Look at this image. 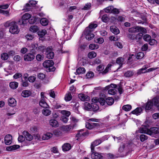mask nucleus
Instances as JSON below:
<instances>
[{
    "instance_id": "49",
    "label": "nucleus",
    "mask_w": 159,
    "mask_h": 159,
    "mask_svg": "<svg viewBox=\"0 0 159 159\" xmlns=\"http://www.w3.org/2000/svg\"><path fill=\"white\" fill-rule=\"evenodd\" d=\"M151 39V36L148 34H145L143 36V39L146 41H149Z\"/></svg>"
},
{
    "instance_id": "37",
    "label": "nucleus",
    "mask_w": 159,
    "mask_h": 159,
    "mask_svg": "<svg viewBox=\"0 0 159 159\" xmlns=\"http://www.w3.org/2000/svg\"><path fill=\"white\" fill-rule=\"evenodd\" d=\"M97 54L94 52H91L88 53V56L89 58L92 59L95 57L96 56Z\"/></svg>"
},
{
    "instance_id": "21",
    "label": "nucleus",
    "mask_w": 159,
    "mask_h": 159,
    "mask_svg": "<svg viewBox=\"0 0 159 159\" xmlns=\"http://www.w3.org/2000/svg\"><path fill=\"white\" fill-rule=\"evenodd\" d=\"M16 101L13 98H10L8 99V103L9 105L11 106L14 107L16 105Z\"/></svg>"
},
{
    "instance_id": "3",
    "label": "nucleus",
    "mask_w": 159,
    "mask_h": 159,
    "mask_svg": "<svg viewBox=\"0 0 159 159\" xmlns=\"http://www.w3.org/2000/svg\"><path fill=\"white\" fill-rule=\"evenodd\" d=\"M128 31L130 33H137L141 32L144 34L147 33L146 30L142 27L135 26L129 28Z\"/></svg>"
},
{
    "instance_id": "29",
    "label": "nucleus",
    "mask_w": 159,
    "mask_h": 159,
    "mask_svg": "<svg viewBox=\"0 0 159 159\" xmlns=\"http://www.w3.org/2000/svg\"><path fill=\"white\" fill-rule=\"evenodd\" d=\"M92 106L89 103L85 102L84 103V109L87 111L90 110L92 109Z\"/></svg>"
},
{
    "instance_id": "1",
    "label": "nucleus",
    "mask_w": 159,
    "mask_h": 159,
    "mask_svg": "<svg viewBox=\"0 0 159 159\" xmlns=\"http://www.w3.org/2000/svg\"><path fill=\"white\" fill-rule=\"evenodd\" d=\"M97 26L98 25L97 24L91 23L89 26L85 29L84 31V34L86 39L89 40H90L94 37V35L92 32Z\"/></svg>"
},
{
    "instance_id": "9",
    "label": "nucleus",
    "mask_w": 159,
    "mask_h": 159,
    "mask_svg": "<svg viewBox=\"0 0 159 159\" xmlns=\"http://www.w3.org/2000/svg\"><path fill=\"white\" fill-rule=\"evenodd\" d=\"M31 18V15L29 13H25L22 16L21 20V23H20V21H19V23L20 25H24L26 24V20H28Z\"/></svg>"
},
{
    "instance_id": "23",
    "label": "nucleus",
    "mask_w": 159,
    "mask_h": 159,
    "mask_svg": "<svg viewBox=\"0 0 159 159\" xmlns=\"http://www.w3.org/2000/svg\"><path fill=\"white\" fill-rule=\"evenodd\" d=\"M62 148L64 151H67L71 149V146L70 144L66 143L62 146Z\"/></svg>"
},
{
    "instance_id": "61",
    "label": "nucleus",
    "mask_w": 159,
    "mask_h": 159,
    "mask_svg": "<svg viewBox=\"0 0 159 159\" xmlns=\"http://www.w3.org/2000/svg\"><path fill=\"white\" fill-rule=\"evenodd\" d=\"M94 75L93 73L92 72H88L86 75V77L87 78H90Z\"/></svg>"
},
{
    "instance_id": "56",
    "label": "nucleus",
    "mask_w": 159,
    "mask_h": 159,
    "mask_svg": "<svg viewBox=\"0 0 159 159\" xmlns=\"http://www.w3.org/2000/svg\"><path fill=\"white\" fill-rule=\"evenodd\" d=\"M14 21H8L4 24V25L5 27H8L9 26L10 27Z\"/></svg>"
},
{
    "instance_id": "30",
    "label": "nucleus",
    "mask_w": 159,
    "mask_h": 159,
    "mask_svg": "<svg viewBox=\"0 0 159 159\" xmlns=\"http://www.w3.org/2000/svg\"><path fill=\"white\" fill-rule=\"evenodd\" d=\"M18 83L16 82H12L10 83L9 86L12 89H16L18 87Z\"/></svg>"
},
{
    "instance_id": "47",
    "label": "nucleus",
    "mask_w": 159,
    "mask_h": 159,
    "mask_svg": "<svg viewBox=\"0 0 159 159\" xmlns=\"http://www.w3.org/2000/svg\"><path fill=\"white\" fill-rule=\"evenodd\" d=\"M53 106L54 108L56 109L63 108L64 107V106L63 104H60L58 103H56Z\"/></svg>"
},
{
    "instance_id": "58",
    "label": "nucleus",
    "mask_w": 159,
    "mask_h": 159,
    "mask_svg": "<svg viewBox=\"0 0 159 159\" xmlns=\"http://www.w3.org/2000/svg\"><path fill=\"white\" fill-rule=\"evenodd\" d=\"M70 118L72 121L75 123L78 122L79 120L75 117L72 116H71Z\"/></svg>"
},
{
    "instance_id": "20",
    "label": "nucleus",
    "mask_w": 159,
    "mask_h": 159,
    "mask_svg": "<svg viewBox=\"0 0 159 159\" xmlns=\"http://www.w3.org/2000/svg\"><path fill=\"white\" fill-rule=\"evenodd\" d=\"M153 105H155V104L153 102L152 99V101H149L147 103L145 107V109L148 110L151 109L152 108Z\"/></svg>"
},
{
    "instance_id": "41",
    "label": "nucleus",
    "mask_w": 159,
    "mask_h": 159,
    "mask_svg": "<svg viewBox=\"0 0 159 159\" xmlns=\"http://www.w3.org/2000/svg\"><path fill=\"white\" fill-rule=\"evenodd\" d=\"M132 108V107L131 105H124L122 107V109L123 110L125 111H130Z\"/></svg>"
},
{
    "instance_id": "36",
    "label": "nucleus",
    "mask_w": 159,
    "mask_h": 159,
    "mask_svg": "<svg viewBox=\"0 0 159 159\" xmlns=\"http://www.w3.org/2000/svg\"><path fill=\"white\" fill-rule=\"evenodd\" d=\"M72 98V97L70 93H67L65 96V99L66 101H70Z\"/></svg>"
},
{
    "instance_id": "8",
    "label": "nucleus",
    "mask_w": 159,
    "mask_h": 159,
    "mask_svg": "<svg viewBox=\"0 0 159 159\" xmlns=\"http://www.w3.org/2000/svg\"><path fill=\"white\" fill-rule=\"evenodd\" d=\"M24 60L25 61H33L35 58L34 55L33 53H27L24 56Z\"/></svg>"
},
{
    "instance_id": "14",
    "label": "nucleus",
    "mask_w": 159,
    "mask_h": 159,
    "mask_svg": "<svg viewBox=\"0 0 159 159\" xmlns=\"http://www.w3.org/2000/svg\"><path fill=\"white\" fill-rule=\"evenodd\" d=\"M12 136L10 134H7L5 137V143L6 145H9L11 143Z\"/></svg>"
},
{
    "instance_id": "55",
    "label": "nucleus",
    "mask_w": 159,
    "mask_h": 159,
    "mask_svg": "<svg viewBox=\"0 0 159 159\" xmlns=\"http://www.w3.org/2000/svg\"><path fill=\"white\" fill-rule=\"evenodd\" d=\"M133 75V72L131 71H128L125 74V75L126 77H130Z\"/></svg>"
},
{
    "instance_id": "34",
    "label": "nucleus",
    "mask_w": 159,
    "mask_h": 159,
    "mask_svg": "<svg viewBox=\"0 0 159 159\" xmlns=\"http://www.w3.org/2000/svg\"><path fill=\"white\" fill-rule=\"evenodd\" d=\"M39 30L38 27L35 25H33L31 26L30 28V30L33 33L37 32Z\"/></svg>"
},
{
    "instance_id": "26",
    "label": "nucleus",
    "mask_w": 159,
    "mask_h": 159,
    "mask_svg": "<svg viewBox=\"0 0 159 159\" xmlns=\"http://www.w3.org/2000/svg\"><path fill=\"white\" fill-rule=\"evenodd\" d=\"M42 114L45 116H48L51 114V111L48 109H44L42 111Z\"/></svg>"
},
{
    "instance_id": "51",
    "label": "nucleus",
    "mask_w": 159,
    "mask_h": 159,
    "mask_svg": "<svg viewBox=\"0 0 159 159\" xmlns=\"http://www.w3.org/2000/svg\"><path fill=\"white\" fill-rule=\"evenodd\" d=\"M1 57L2 60H7L8 58V56L7 53H3L1 54Z\"/></svg>"
},
{
    "instance_id": "11",
    "label": "nucleus",
    "mask_w": 159,
    "mask_h": 159,
    "mask_svg": "<svg viewBox=\"0 0 159 159\" xmlns=\"http://www.w3.org/2000/svg\"><path fill=\"white\" fill-rule=\"evenodd\" d=\"M46 54L47 57L48 59H52L54 55V53L52 51V49L50 47L47 48Z\"/></svg>"
},
{
    "instance_id": "6",
    "label": "nucleus",
    "mask_w": 159,
    "mask_h": 159,
    "mask_svg": "<svg viewBox=\"0 0 159 159\" xmlns=\"http://www.w3.org/2000/svg\"><path fill=\"white\" fill-rule=\"evenodd\" d=\"M117 85L116 84H111V85H108L106 87V89L108 90V94L114 95L116 93V90L115 88H116Z\"/></svg>"
},
{
    "instance_id": "10",
    "label": "nucleus",
    "mask_w": 159,
    "mask_h": 159,
    "mask_svg": "<svg viewBox=\"0 0 159 159\" xmlns=\"http://www.w3.org/2000/svg\"><path fill=\"white\" fill-rule=\"evenodd\" d=\"M91 152L92 153L91 156L92 159H102L103 158L102 153L94 152V151Z\"/></svg>"
},
{
    "instance_id": "31",
    "label": "nucleus",
    "mask_w": 159,
    "mask_h": 159,
    "mask_svg": "<svg viewBox=\"0 0 159 159\" xmlns=\"http://www.w3.org/2000/svg\"><path fill=\"white\" fill-rule=\"evenodd\" d=\"M148 68V66L146 65L144 66L143 67L139 70L137 71V74L138 75H140L142 73L146 72L145 70Z\"/></svg>"
},
{
    "instance_id": "7",
    "label": "nucleus",
    "mask_w": 159,
    "mask_h": 159,
    "mask_svg": "<svg viewBox=\"0 0 159 159\" xmlns=\"http://www.w3.org/2000/svg\"><path fill=\"white\" fill-rule=\"evenodd\" d=\"M147 133V134L152 137H154L155 135L159 133V128L157 127H153L149 129Z\"/></svg>"
},
{
    "instance_id": "62",
    "label": "nucleus",
    "mask_w": 159,
    "mask_h": 159,
    "mask_svg": "<svg viewBox=\"0 0 159 159\" xmlns=\"http://www.w3.org/2000/svg\"><path fill=\"white\" fill-rule=\"evenodd\" d=\"M99 108L98 106L95 103L93 104L92 105V109L94 111H95L97 110Z\"/></svg>"
},
{
    "instance_id": "63",
    "label": "nucleus",
    "mask_w": 159,
    "mask_h": 159,
    "mask_svg": "<svg viewBox=\"0 0 159 159\" xmlns=\"http://www.w3.org/2000/svg\"><path fill=\"white\" fill-rule=\"evenodd\" d=\"M97 70L99 71H101L104 69V66L103 65H100L98 66L96 68Z\"/></svg>"
},
{
    "instance_id": "27",
    "label": "nucleus",
    "mask_w": 159,
    "mask_h": 159,
    "mask_svg": "<svg viewBox=\"0 0 159 159\" xmlns=\"http://www.w3.org/2000/svg\"><path fill=\"white\" fill-rule=\"evenodd\" d=\"M124 59L122 57H118L116 61L117 64H119L120 67H121L123 64L124 63Z\"/></svg>"
},
{
    "instance_id": "17",
    "label": "nucleus",
    "mask_w": 159,
    "mask_h": 159,
    "mask_svg": "<svg viewBox=\"0 0 159 159\" xmlns=\"http://www.w3.org/2000/svg\"><path fill=\"white\" fill-rule=\"evenodd\" d=\"M111 31L115 34H117L120 33L119 29L115 26H111L110 27Z\"/></svg>"
},
{
    "instance_id": "38",
    "label": "nucleus",
    "mask_w": 159,
    "mask_h": 159,
    "mask_svg": "<svg viewBox=\"0 0 159 159\" xmlns=\"http://www.w3.org/2000/svg\"><path fill=\"white\" fill-rule=\"evenodd\" d=\"M125 145L124 143H121L118 150V152L121 153L124 152L125 151Z\"/></svg>"
},
{
    "instance_id": "33",
    "label": "nucleus",
    "mask_w": 159,
    "mask_h": 159,
    "mask_svg": "<svg viewBox=\"0 0 159 159\" xmlns=\"http://www.w3.org/2000/svg\"><path fill=\"white\" fill-rule=\"evenodd\" d=\"M85 72V70L84 68L80 67L76 70V72L78 74H84Z\"/></svg>"
},
{
    "instance_id": "16",
    "label": "nucleus",
    "mask_w": 159,
    "mask_h": 159,
    "mask_svg": "<svg viewBox=\"0 0 159 159\" xmlns=\"http://www.w3.org/2000/svg\"><path fill=\"white\" fill-rule=\"evenodd\" d=\"M39 104L41 107L44 108L49 107V106L46 102V100L40 99L39 102Z\"/></svg>"
},
{
    "instance_id": "24",
    "label": "nucleus",
    "mask_w": 159,
    "mask_h": 159,
    "mask_svg": "<svg viewBox=\"0 0 159 159\" xmlns=\"http://www.w3.org/2000/svg\"><path fill=\"white\" fill-rule=\"evenodd\" d=\"M49 122L50 125L53 127H57L58 125V122L55 119L50 120Z\"/></svg>"
},
{
    "instance_id": "43",
    "label": "nucleus",
    "mask_w": 159,
    "mask_h": 159,
    "mask_svg": "<svg viewBox=\"0 0 159 159\" xmlns=\"http://www.w3.org/2000/svg\"><path fill=\"white\" fill-rule=\"evenodd\" d=\"M144 55L143 52H140L138 53L136 57H135L134 59H140L142 58L144 56Z\"/></svg>"
},
{
    "instance_id": "13",
    "label": "nucleus",
    "mask_w": 159,
    "mask_h": 159,
    "mask_svg": "<svg viewBox=\"0 0 159 159\" xmlns=\"http://www.w3.org/2000/svg\"><path fill=\"white\" fill-rule=\"evenodd\" d=\"M78 97L82 101H88L89 100V98L87 95L83 93H80L78 94Z\"/></svg>"
},
{
    "instance_id": "57",
    "label": "nucleus",
    "mask_w": 159,
    "mask_h": 159,
    "mask_svg": "<svg viewBox=\"0 0 159 159\" xmlns=\"http://www.w3.org/2000/svg\"><path fill=\"white\" fill-rule=\"evenodd\" d=\"M128 37L130 40H134L135 39L136 34H128Z\"/></svg>"
},
{
    "instance_id": "48",
    "label": "nucleus",
    "mask_w": 159,
    "mask_h": 159,
    "mask_svg": "<svg viewBox=\"0 0 159 159\" xmlns=\"http://www.w3.org/2000/svg\"><path fill=\"white\" fill-rule=\"evenodd\" d=\"M73 129V127L70 125H66L64 128L65 131L68 132Z\"/></svg>"
},
{
    "instance_id": "59",
    "label": "nucleus",
    "mask_w": 159,
    "mask_h": 159,
    "mask_svg": "<svg viewBox=\"0 0 159 159\" xmlns=\"http://www.w3.org/2000/svg\"><path fill=\"white\" fill-rule=\"evenodd\" d=\"M91 7V4L90 3H88L85 4L84 7L82 8L83 10H88Z\"/></svg>"
},
{
    "instance_id": "50",
    "label": "nucleus",
    "mask_w": 159,
    "mask_h": 159,
    "mask_svg": "<svg viewBox=\"0 0 159 159\" xmlns=\"http://www.w3.org/2000/svg\"><path fill=\"white\" fill-rule=\"evenodd\" d=\"M47 31L45 30H41L40 31L38 32V34L39 35L40 37H42L45 35L47 34Z\"/></svg>"
},
{
    "instance_id": "64",
    "label": "nucleus",
    "mask_w": 159,
    "mask_h": 159,
    "mask_svg": "<svg viewBox=\"0 0 159 159\" xmlns=\"http://www.w3.org/2000/svg\"><path fill=\"white\" fill-rule=\"evenodd\" d=\"M153 102L155 105L158 104L159 103V98L155 97L153 98Z\"/></svg>"
},
{
    "instance_id": "12",
    "label": "nucleus",
    "mask_w": 159,
    "mask_h": 159,
    "mask_svg": "<svg viewBox=\"0 0 159 159\" xmlns=\"http://www.w3.org/2000/svg\"><path fill=\"white\" fill-rule=\"evenodd\" d=\"M92 101L93 102H94L95 103H97L98 102L102 105H104L106 102L104 99L102 98H100L98 99L93 98L92 99Z\"/></svg>"
},
{
    "instance_id": "5",
    "label": "nucleus",
    "mask_w": 159,
    "mask_h": 159,
    "mask_svg": "<svg viewBox=\"0 0 159 159\" xmlns=\"http://www.w3.org/2000/svg\"><path fill=\"white\" fill-rule=\"evenodd\" d=\"M9 31L10 33L13 34H16L19 33L20 30L16 22L14 21L12 23L10 27Z\"/></svg>"
},
{
    "instance_id": "46",
    "label": "nucleus",
    "mask_w": 159,
    "mask_h": 159,
    "mask_svg": "<svg viewBox=\"0 0 159 159\" xmlns=\"http://www.w3.org/2000/svg\"><path fill=\"white\" fill-rule=\"evenodd\" d=\"M36 58L38 61H41L43 59L44 55L43 54H38L36 55Z\"/></svg>"
},
{
    "instance_id": "45",
    "label": "nucleus",
    "mask_w": 159,
    "mask_h": 159,
    "mask_svg": "<svg viewBox=\"0 0 159 159\" xmlns=\"http://www.w3.org/2000/svg\"><path fill=\"white\" fill-rule=\"evenodd\" d=\"M99 47V46L98 45L94 44H91L89 46V48L92 50L94 49H97Z\"/></svg>"
},
{
    "instance_id": "25",
    "label": "nucleus",
    "mask_w": 159,
    "mask_h": 159,
    "mask_svg": "<svg viewBox=\"0 0 159 159\" xmlns=\"http://www.w3.org/2000/svg\"><path fill=\"white\" fill-rule=\"evenodd\" d=\"M19 148L20 146L19 145H15L7 147V150L9 151L15 150Z\"/></svg>"
},
{
    "instance_id": "2",
    "label": "nucleus",
    "mask_w": 159,
    "mask_h": 159,
    "mask_svg": "<svg viewBox=\"0 0 159 159\" xmlns=\"http://www.w3.org/2000/svg\"><path fill=\"white\" fill-rule=\"evenodd\" d=\"M107 137L104 136L99 139H96L92 142L91 145V152H93L94 151V148L95 146L99 145L102 142L107 140Z\"/></svg>"
},
{
    "instance_id": "40",
    "label": "nucleus",
    "mask_w": 159,
    "mask_h": 159,
    "mask_svg": "<svg viewBox=\"0 0 159 159\" xmlns=\"http://www.w3.org/2000/svg\"><path fill=\"white\" fill-rule=\"evenodd\" d=\"M139 138L141 141L143 142L148 139V136L145 134H141L140 135Z\"/></svg>"
},
{
    "instance_id": "35",
    "label": "nucleus",
    "mask_w": 159,
    "mask_h": 159,
    "mask_svg": "<svg viewBox=\"0 0 159 159\" xmlns=\"http://www.w3.org/2000/svg\"><path fill=\"white\" fill-rule=\"evenodd\" d=\"M103 155L105 156V158L107 159H113L114 157V155L111 153H105Z\"/></svg>"
},
{
    "instance_id": "4",
    "label": "nucleus",
    "mask_w": 159,
    "mask_h": 159,
    "mask_svg": "<svg viewBox=\"0 0 159 159\" xmlns=\"http://www.w3.org/2000/svg\"><path fill=\"white\" fill-rule=\"evenodd\" d=\"M53 65L54 62L51 60L45 61L43 63V66L50 72L53 71L55 70V68L53 66Z\"/></svg>"
},
{
    "instance_id": "60",
    "label": "nucleus",
    "mask_w": 159,
    "mask_h": 159,
    "mask_svg": "<svg viewBox=\"0 0 159 159\" xmlns=\"http://www.w3.org/2000/svg\"><path fill=\"white\" fill-rule=\"evenodd\" d=\"M85 126L87 129H92L93 128L92 125V123H90L88 122H87L86 123Z\"/></svg>"
},
{
    "instance_id": "15",
    "label": "nucleus",
    "mask_w": 159,
    "mask_h": 159,
    "mask_svg": "<svg viewBox=\"0 0 159 159\" xmlns=\"http://www.w3.org/2000/svg\"><path fill=\"white\" fill-rule=\"evenodd\" d=\"M23 134L27 140L30 141L33 139V136L30 134L28 132L24 131Z\"/></svg>"
},
{
    "instance_id": "42",
    "label": "nucleus",
    "mask_w": 159,
    "mask_h": 159,
    "mask_svg": "<svg viewBox=\"0 0 159 159\" xmlns=\"http://www.w3.org/2000/svg\"><path fill=\"white\" fill-rule=\"evenodd\" d=\"M40 23L43 26H46L48 24V20L46 18H43L40 20Z\"/></svg>"
},
{
    "instance_id": "44",
    "label": "nucleus",
    "mask_w": 159,
    "mask_h": 159,
    "mask_svg": "<svg viewBox=\"0 0 159 159\" xmlns=\"http://www.w3.org/2000/svg\"><path fill=\"white\" fill-rule=\"evenodd\" d=\"M61 113L64 116L68 117L71 114L70 112L69 111L63 110L61 111Z\"/></svg>"
},
{
    "instance_id": "54",
    "label": "nucleus",
    "mask_w": 159,
    "mask_h": 159,
    "mask_svg": "<svg viewBox=\"0 0 159 159\" xmlns=\"http://www.w3.org/2000/svg\"><path fill=\"white\" fill-rule=\"evenodd\" d=\"M111 65L110 64H109L107 65V66L106 68L102 72V74H105L107 73L108 71L110 70V68H111Z\"/></svg>"
},
{
    "instance_id": "28",
    "label": "nucleus",
    "mask_w": 159,
    "mask_h": 159,
    "mask_svg": "<svg viewBox=\"0 0 159 159\" xmlns=\"http://www.w3.org/2000/svg\"><path fill=\"white\" fill-rule=\"evenodd\" d=\"M31 94V92L30 91L25 90L23 91L21 93V95L24 97H28Z\"/></svg>"
},
{
    "instance_id": "52",
    "label": "nucleus",
    "mask_w": 159,
    "mask_h": 159,
    "mask_svg": "<svg viewBox=\"0 0 159 159\" xmlns=\"http://www.w3.org/2000/svg\"><path fill=\"white\" fill-rule=\"evenodd\" d=\"M38 77L40 80H42L45 77V75L43 73H40L38 75Z\"/></svg>"
},
{
    "instance_id": "53",
    "label": "nucleus",
    "mask_w": 159,
    "mask_h": 159,
    "mask_svg": "<svg viewBox=\"0 0 159 159\" xmlns=\"http://www.w3.org/2000/svg\"><path fill=\"white\" fill-rule=\"evenodd\" d=\"M113 7L111 6L108 7L105 9V11L107 13H111Z\"/></svg>"
},
{
    "instance_id": "39",
    "label": "nucleus",
    "mask_w": 159,
    "mask_h": 159,
    "mask_svg": "<svg viewBox=\"0 0 159 159\" xmlns=\"http://www.w3.org/2000/svg\"><path fill=\"white\" fill-rule=\"evenodd\" d=\"M143 33L140 32L136 34L135 40L138 41L139 40L141 39L143 36Z\"/></svg>"
},
{
    "instance_id": "32",
    "label": "nucleus",
    "mask_w": 159,
    "mask_h": 159,
    "mask_svg": "<svg viewBox=\"0 0 159 159\" xmlns=\"http://www.w3.org/2000/svg\"><path fill=\"white\" fill-rule=\"evenodd\" d=\"M106 102L109 105H111L114 102V99L111 97H108L106 99Z\"/></svg>"
},
{
    "instance_id": "22",
    "label": "nucleus",
    "mask_w": 159,
    "mask_h": 159,
    "mask_svg": "<svg viewBox=\"0 0 159 159\" xmlns=\"http://www.w3.org/2000/svg\"><path fill=\"white\" fill-rule=\"evenodd\" d=\"M142 111V109L141 107H137L136 109L132 111L131 113L134 114L138 115L140 114Z\"/></svg>"
},
{
    "instance_id": "18",
    "label": "nucleus",
    "mask_w": 159,
    "mask_h": 159,
    "mask_svg": "<svg viewBox=\"0 0 159 159\" xmlns=\"http://www.w3.org/2000/svg\"><path fill=\"white\" fill-rule=\"evenodd\" d=\"M149 129L147 128L145 126H142L139 129V132L141 133H144L147 134V133L148 132Z\"/></svg>"
},
{
    "instance_id": "19",
    "label": "nucleus",
    "mask_w": 159,
    "mask_h": 159,
    "mask_svg": "<svg viewBox=\"0 0 159 159\" xmlns=\"http://www.w3.org/2000/svg\"><path fill=\"white\" fill-rule=\"evenodd\" d=\"M53 135L52 133H47L43 134L42 136V139L43 140H48L51 138Z\"/></svg>"
}]
</instances>
